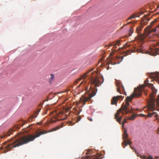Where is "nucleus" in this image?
Masks as SVG:
<instances>
[{
  "label": "nucleus",
  "mask_w": 159,
  "mask_h": 159,
  "mask_svg": "<svg viewBox=\"0 0 159 159\" xmlns=\"http://www.w3.org/2000/svg\"><path fill=\"white\" fill-rule=\"evenodd\" d=\"M148 79H146L144 81V84L141 85L137 88H135L133 94L130 96H128L126 98L125 103L122 104L121 107L115 115V118L118 122H120L122 118V116L120 115V114L123 115L124 113L127 114L131 111L132 107L129 102L131 101L135 97H139L141 96L143 88L146 86L151 87L152 90V93L150 95L149 99L148 100V109L153 111L156 106L159 107V95L157 96V100H156L153 95L156 94L157 90L152 84L148 83Z\"/></svg>",
  "instance_id": "nucleus-1"
},
{
  "label": "nucleus",
  "mask_w": 159,
  "mask_h": 159,
  "mask_svg": "<svg viewBox=\"0 0 159 159\" xmlns=\"http://www.w3.org/2000/svg\"><path fill=\"white\" fill-rule=\"evenodd\" d=\"M93 69H92L88 70L74 82V84H76L81 81L78 87L79 88L81 86H83L87 92H91L88 94L82 96L80 98V102L84 105L95 95L97 91L96 87L101 84L100 82L102 80V76L98 75L97 72L94 71L90 73Z\"/></svg>",
  "instance_id": "nucleus-2"
},
{
  "label": "nucleus",
  "mask_w": 159,
  "mask_h": 159,
  "mask_svg": "<svg viewBox=\"0 0 159 159\" xmlns=\"http://www.w3.org/2000/svg\"><path fill=\"white\" fill-rule=\"evenodd\" d=\"M63 124L62 123L61 125L57 126L56 127L52 128L51 130L46 131L45 130L40 131L38 132L35 135L29 134L27 136H23L19 138V136L21 133H20L15 136V138H18V139H14L12 138L11 140H8L4 143V145L7 144L6 146H4L5 148L4 153H6L11 148L19 147L20 145L25 144L32 141H34L35 139L39 137L41 135L45 134L47 133L56 131L63 126Z\"/></svg>",
  "instance_id": "nucleus-3"
},
{
  "label": "nucleus",
  "mask_w": 159,
  "mask_h": 159,
  "mask_svg": "<svg viewBox=\"0 0 159 159\" xmlns=\"http://www.w3.org/2000/svg\"><path fill=\"white\" fill-rule=\"evenodd\" d=\"M159 17L155 19L151 23L150 25H148L145 29L144 31V34L143 37L141 38L142 40L144 38L147 36L149 37L152 35H150L152 32H155L157 30H159Z\"/></svg>",
  "instance_id": "nucleus-4"
},
{
  "label": "nucleus",
  "mask_w": 159,
  "mask_h": 159,
  "mask_svg": "<svg viewBox=\"0 0 159 159\" xmlns=\"http://www.w3.org/2000/svg\"><path fill=\"white\" fill-rule=\"evenodd\" d=\"M128 135L127 134V131L125 129H124V132L122 135V138L123 139V142L122 143V145L124 148H125V146L128 144L130 145L131 143L130 141L127 139Z\"/></svg>",
  "instance_id": "nucleus-5"
},
{
  "label": "nucleus",
  "mask_w": 159,
  "mask_h": 159,
  "mask_svg": "<svg viewBox=\"0 0 159 159\" xmlns=\"http://www.w3.org/2000/svg\"><path fill=\"white\" fill-rule=\"evenodd\" d=\"M150 50L149 54L151 55L155 56L159 54V47L156 48L155 44L150 48Z\"/></svg>",
  "instance_id": "nucleus-6"
},
{
  "label": "nucleus",
  "mask_w": 159,
  "mask_h": 159,
  "mask_svg": "<svg viewBox=\"0 0 159 159\" xmlns=\"http://www.w3.org/2000/svg\"><path fill=\"white\" fill-rule=\"evenodd\" d=\"M116 86H117V91L120 94H124L126 95V92L124 87L120 84V82L118 81L116 82Z\"/></svg>",
  "instance_id": "nucleus-7"
},
{
  "label": "nucleus",
  "mask_w": 159,
  "mask_h": 159,
  "mask_svg": "<svg viewBox=\"0 0 159 159\" xmlns=\"http://www.w3.org/2000/svg\"><path fill=\"white\" fill-rule=\"evenodd\" d=\"M123 59V56L120 57L117 56L115 58H112V59L110 60V63H111L112 65L119 63L122 61Z\"/></svg>",
  "instance_id": "nucleus-8"
},
{
  "label": "nucleus",
  "mask_w": 159,
  "mask_h": 159,
  "mask_svg": "<svg viewBox=\"0 0 159 159\" xmlns=\"http://www.w3.org/2000/svg\"><path fill=\"white\" fill-rule=\"evenodd\" d=\"M18 128V126L15 125L13 128L10 129L7 133L2 136L1 138H3L6 136H10L13 132L16 131V129Z\"/></svg>",
  "instance_id": "nucleus-9"
},
{
  "label": "nucleus",
  "mask_w": 159,
  "mask_h": 159,
  "mask_svg": "<svg viewBox=\"0 0 159 159\" xmlns=\"http://www.w3.org/2000/svg\"><path fill=\"white\" fill-rule=\"evenodd\" d=\"M124 98V97L120 95L114 97L111 100V104L112 105L116 104L117 103L118 100H122Z\"/></svg>",
  "instance_id": "nucleus-10"
},
{
  "label": "nucleus",
  "mask_w": 159,
  "mask_h": 159,
  "mask_svg": "<svg viewBox=\"0 0 159 159\" xmlns=\"http://www.w3.org/2000/svg\"><path fill=\"white\" fill-rule=\"evenodd\" d=\"M99 63H101V65H100V66H106L107 65H108L107 66V70H108L109 69L110 66H109V62L108 61H107L104 60V58H102L99 61Z\"/></svg>",
  "instance_id": "nucleus-11"
},
{
  "label": "nucleus",
  "mask_w": 159,
  "mask_h": 159,
  "mask_svg": "<svg viewBox=\"0 0 159 159\" xmlns=\"http://www.w3.org/2000/svg\"><path fill=\"white\" fill-rule=\"evenodd\" d=\"M150 77L153 79L152 80L156 81L159 84V72L153 73Z\"/></svg>",
  "instance_id": "nucleus-12"
},
{
  "label": "nucleus",
  "mask_w": 159,
  "mask_h": 159,
  "mask_svg": "<svg viewBox=\"0 0 159 159\" xmlns=\"http://www.w3.org/2000/svg\"><path fill=\"white\" fill-rule=\"evenodd\" d=\"M148 23L147 21H144L141 23V24L137 26L136 28V30L137 33L140 34L141 33V30L143 28V25H146Z\"/></svg>",
  "instance_id": "nucleus-13"
},
{
  "label": "nucleus",
  "mask_w": 159,
  "mask_h": 159,
  "mask_svg": "<svg viewBox=\"0 0 159 159\" xmlns=\"http://www.w3.org/2000/svg\"><path fill=\"white\" fill-rule=\"evenodd\" d=\"M136 116L133 115L131 116V117H128L127 119H124L122 123V126L124 125V124L126 122L127 120H133L136 117Z\"/></svg>",
  "instance_id": "nucleus-14"
},
{
  "label": "nucleus",
  "mask_w": 159,
  "mask_h": 159,
  "mask_svg": "<svg viewBox=\"0 0 159 159\" xmlns=\"http://www.w3.org/2000/svg\"><path fill=\"white\" fill-rule=\"evenodd\" d=\"M143 12L142 11L139 13L134 14L129 17V18L127 19V20L128 21L129 20L134 18L136 17H139L140 15L143 14Z\"/></svg>",
  "instance_id": "nucleus-15"
},
{
  "label": "nucleus",
  "mask_w": 159,
  "mask_h": 159,
  "mask_svg": "<svg viewBox=\"0 0 159 159\" xmlns=\"http://www.w3.org/2000/svg\"><path fill=\"white\" fill-rule=\"evenodd\" d=\"M55 77L54 75L52 74L50 75V77L49 78L48 81L49 83L52 84L54 81Z\"/></svg>",
  "instance_id": "nucleus-16"
},
{
  "label": "nucleus",
  "mask_w": 159,
  "mask_h": 159,
  "mask_svg": "<svg viewBox=\"0 0 159 159\" xmlns=\"http://www.w3.org/2000/svg\"><path fill=\"white\" fill-rule=\"evenodd\" d=\"M134 52L133 50H128L125 52V55L126 56V55H130V54H131V52Z\"/></svg>",
  "instance_id": "nucleus-17"
},
{
  "label": "nucleus",
  "mask_w": 159,
  "mask_h": 159,
  "mask_svg": "<svg viewBox=\"0 0 159 159\" xmlns=\"http://www.w3.org/2000/svg\"><path fill=\"white\" fill-rule=\"evenodd\" d=\"M36 116L35 115H33L30 116L28 119L29 121H32L33 118H35L36 117Z\"/></svg>",
  "instance_id": "nucleus-18"
},
{
  "label": "nucleus",
  "mask_w": 159,
  "mask_h": 159,
  "mask_svg": "<svg viewBox=\"0 0 159 159\" xmlns=\"http://www.w3.org/2000/svg\"><path fill=\"white\" fill-rule=\"evenodd\" d=\"M120 42V40H118L116 41V42L113 44L114 45V47H116V45H119Z\"/></svg>",
  "instance_id": "nucleus-19"
},
{
  "label": "nucleus",
  "mask_w": 159,
  "mask_h": 159,
  "mask_svg": "<svg viewBox=\"0 0 159 159\" xmlns=\"http://www.w3.org/2000/svg\"><path fill=\"white\" fill-rule=\"evenodd\" d=\"M154 113H155L154 112H153L152 113H150L149 112L148 113V117H151L153 116V115L154 114Z\"/></svg>",
  "instance_id": "nucleus-20"
},
{
  "label": "nucleus",
  "mask_w": 159,
  "mask_h": 159,
  "mask_svg": "<svg viewBox=\"0 0 159 159\" xmlns=\"http://www.w3.org/2000/svg\"><path fill=\"white\" fill-rule=\"evenodd\" d=\"M133 31L132 30V29H130L129 30V36H130L133 33Z\"/></svg>",
  "instance_id": "nucleus-21"
},
{
  "label": "nucleus",
  "mask_w": 159,
  "mask_h": 159,
  "mask_svg": "<svg viewBox=\"0 0 159 159\" xmlns=\"http://www.w3.org/2000/svg\"><path fill=\"white\" fill-rule=\"evenodd\" d=\"M81 116H79V117H78V118H77V120H76V121L78 122V121H79L80 120H81Z\"/></svg>",
  "instance_id": "nucleus-22"
},
{
  "label": "nucleus",
  "mask_w": 159,
  "mask_h": 159,
  "mask_svg": "<svg viewBox=\"0 0 159 159\" xmlns=\"http://www.w3.org/2000/svg\"><path fill=\"white\" fill-rule=\"evenodd\" d=\"M130 147L132 149H133L134 150L135 152L137 154H139V153H138L137 152H136V150L134 148V147H132L131 146H130Z\"/></svg>",
  "instance_id": "nucleus-23"
},
{
  "label": "nucleus",
  "mask_w": 159,
  "mask_h": 159,
  "mask_svg": "<svg viewBox=\"0 0 159 159\" xmlns=\"http://www.w3.org/2000/svg\"><path fill=\"white\" fill-rule=\"evenodd\" d=\"M40 109H38V110L37 111H36L35 112V114L36 115H37L39 113V111H40Z\"/></svg>",
  "instance_id": "nucleus-24"
},
{
  "label": "nucleus",
  "mask_w": 159,
  "mask_h": 159,
  "mask_svg": "<svg viewBox=\"0 0 159 159\" xmlns=\"http://www.w3.org/2000/svg\"><path fill=\"white\" fill-rule=\"evenodd\" d=\"M63 113V112H59V113L57 112L56 113V114H57V116H58L59 114H62Z\"/></svg>",
  "instance_id": "nucleus-25"
},
{
  "label": "nucleus",
  "mask_w": 159,
  "mask_h": 159,
  "mask_svg": "<svg viewBox=\"0 0 159 159\" xmlns=\"http://www.w3.org/2000/svg\"><path fill=\"white\" fill-rule=\"evenodd\" d=\"M147 159H153V158L151 156L149 155Z\"/></svg>",
  "instance_id": "nucleus-26"
},
{
  "label": "nucleus",
  "mask_w": 159,
  "mask_h": 159,
  "mask_svg": "<svg viewBox=\"0 0 159 159\" xmlns=\"http://www.w3.org/2000/svg\"><path fill=\"white\" fill-rule=\"evenodd\" d=\"M140 157H141L142 159H147L146 158V157H145V156H139Z\"/></svg>",
  "instance_id": "nucleus-27"
},
{
  "label": "nucleus",
  "mask_w": 159,
  "mask_h": 159,
  "mask_svg": "<svg viewBox=\"0 0 159 159\" xmlns=\"http://www.w3.org/2000/svg\"><path fill=\"white\" fill-rule=\"evenodd\" d=\"M138 115H139L141 117H144V115L143 114H140Z\"/></svg>",
  "instance_id": "nucleus-28"
},
{
  "label": "nucleus",
  "mask_w": 159,
  "mask_h": 159,
  "mask_svg": "<svg viewBox=\"0 0 159 159\" xmlns=\"http://www.w3.org/2000/svg\"><path fill=\"white\" fill-rule=\"evenodd\" d=\"M88 119L90 121H93V119L92 118H89V117H88Z\"/></svg>",
  "instance_id": "nucleus-29"
},
{
  "label": "nucleus",
  "mask_w": 159,
  "mask_h": 159,
  "mask_svg": "<svg viewBox=\"0 0 159 159\" xmlns=\"http://www.w3.org/2000/svg\"><path fill=\"white\" fill-rule=\"evenodd\" d=\"M150 19L149 18H147L145 19V20H149Z\"/></svg>",
  "instance_id": "nucleus-30"
},
{
  "label": "nucleus",
  "mask_w": 159,
  "mask_h": 159,
  "mask_svg": "<svg viewBox=\"0 0 159 159\" xmlns=\"http://www.w3.org/2000/svg\"><path fill=\"white\" fill-rule=\"evenodd\" d=\"M69 89H67L66 90H65V92H68V91H69Z\"/></svg>",
  "instance_id": "nucleus-31"
},
{
  "label": "nucleus",
  "mask_w": 159,
  "mask_h": 159,
  "mask_svg": "<svg viewBox=\"0 0 159 159\" xmlns=\"http://www.w3.org/2000/svg\"><path fill=\"white\" fill-rule=\"evenodd\" d=\"M155 158V159H159V157H156Z\"/></svg>",
  "instance_id": "nucleus-32"
},
{
  "label": "nucleus",
  "mask_w": 159,
  "mask_h": 159,
  "mask_svg": "<svg viewBox=\"0 0 159 159\" xmlns=\"http://www.w3.org/2000/svg\"><path fill=\"white\" fill-rule=\"evenodd\" d=\"M131 23H132V22H131V21L129 22H128V23H127L126 25H129V24H130Z\"/></svg>",
  "instance_id": "nucleus-33"
},
{
  "label": "nucleus",
  "mask_w": 159,
  "mask_h": 159,
  "mask_svg": "<svg viewBox=\"0 0 159 159\" xmlns=\"http://www.w3.org/2000/svg\"><path fill=\"white\" fill-rule=\"evenodd\" d=\"M157 8H159V5H158L157 6Z\"/></svg>",
  "instance_id": "nucleus-34"
},
{
  "label": "nucleus",
  "mask_w": 159,
  "mask_h": 159,
  "mask_svg": "<svg viewBox=\"0 0 159 159\" xmlns=\"http://www.w3.org/2000/svg\"><path fill=\"white\" fill-rule=\"evenodd\" d=\"M112 45L111 44H110L109 45H108V46H110V47H111Z\"/></svg>",
  "instance_id": "nucleus-35"
},
{
  "label": "nucleus",
  "mask_w": 159,
  "mask_h": 159,
  "mask_svg": "<svg viewBox=\"0 0 159 159\" xmlns=\"http://www.w3.org/2000/svg\"><path fill=\"white\" fill-rule=\"evenodd\" d=\"M139 110V109H136V111H138Z\"/></svg>",
  "instance_id": "nucleus-36"
},
{
  "label": "nucleus",
  "mask_w": 159,
  "mask_h": 159,
  "mask_svg": "<svg viewBox=\"0 0 159 159\" xmlns=\"http://www.w3.org/2000/svg\"><path fill=\"white\" fill-rule=\"evenodd\" d=\"M54 112V111H52V114H53Z\"/></svg>",
  "instance_id": "nucleus-37"
},
{
  "label": "nucleus",
  "mask_w": 159,
  "mask_h": 159,
  "mask_svg": "<svg viewBox=\"0 0 159 159\" xmlns=\"http://www.w3.org/2000/svg\"><path fill=\"white\" fill-rule=\"evenodd\" d=\"M80 113V112H79L78 113V115H79Z\"/></svg>",
  "instance_id": "nucleus-38"
},
{
  "label": "nucleus",
  "mask_w": 159,
  "mask_h": 159,
  "mask_svg": "<svg viewBox=\"0 0 159 159\" xmlns=\"http://www.w3.org/2000/svg\"><path fill=\"white\" fill-rule=\"evenodd\" d=\"M56 120H57V119H56Z\"/></svg>",
  "instance_id": "nucleus-39"
},
{
  "label": "nucleus",
  "mask_w": 159,
  "mask_h": 159,
  "mask_svg": "<svg viewBox=\"0 0 159 159\" xmlns=\"http://www.w3.org/2000/svg\"><path fill=\"white\" fill-rule=\"evenodd\" d=\"M63 120V119H61L60 120Z\"/></svg>",
  "instance_id": "nucleus-40"
}]
</instances>
